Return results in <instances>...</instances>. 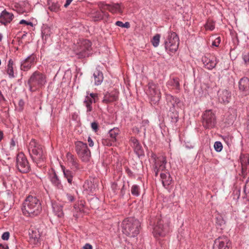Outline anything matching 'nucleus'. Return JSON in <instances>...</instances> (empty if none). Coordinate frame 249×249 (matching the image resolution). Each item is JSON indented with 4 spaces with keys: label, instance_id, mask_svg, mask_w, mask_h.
I'll use <instances>...</instances> for the list:
<instances>
[{
    "label": "nucleus",
    "instance_id": "1",
    "mask_svg": "<svg viewBox=\"0 0 249 249\" xmlns=\"http://www.w3.org/2000/svg\"><path fill=\"white\" fill-rule=\"evenodd\" d=\"M151 158L154 161V172L155 176H158L159 172H161L160 177L162 185L164 187H168L171 183L172 179L170 173L166 169V157L163 155L157 157L155 154L152 153Z\"/></svg>",
    "mask_w": 249,
    "mask_h": 249
},
{
    "label": "nucleus",
    "instance_id": "2",
    "mask_svg": "<svg viewBox=\"0 0 249 249\" xmlns=\"http://www.w3.org/2000/svg\"><path fill=\"white\" fill-rule=\"evenodd\" d=\"M22 210L24 214L27 216L37 215L42 210L41 203L36 197L30 196L23 203Z\"/></svg>",
    "mask_w": 249,
    "mask_h": 249
},
{
    "label": "nucleus",
    "instance_id": "3",
    "mask_svg": "<svg viewBox=\"0 0 249 249\" xmlns=\"http://www.w3.org/2000/svg\"><path fill=\"white\" fill-rule=\"evenodd\" d=\"M28 152L32 160L37 165L45 160V154L42 145L35 139H32L28 147Z\"/></svg>",
    "mask_w": 249,
    "mask_h": 249
},
{
    "label": "nucleus",
    "instance_id": "4",
    "mask_svg": "<svg viewBox=\"0 0 249 249\" xmlns=\"http://www.w3.org/2000/svg\"><path fill=\"white\" fill-rule=\"evenodd\" d=\"M141 223L133 217L125 219L122 222L123 232L125 235L134 237L139 233Z\"/></svg>",
    "mask_w": 249,
    "mask_h": 249
},
{
    "label": "nucleus",
    "instance_id": "5",
    "mask_svg": "<svg viewBox=\"0 0 249 249\" xmlns=\"http://www.w3.org/2000/svg\"><path fill=\"white\" fill-rule=\"evenodd\" d=\"M179 43V37L176 33L169 32L164 41L166 51L168 53H174L178 49Z\"/></svg>",
    "mask_w": 249,
    "mask_h": 249
},
{
    "label": "nucleus",
    "instance_id": "6",
    "mask_svg": "<svg viewBox=\"0 0 249 249\" xmlns=\"http://www.w3.org/2000/svg\"><path fill=\"white\" fill-rule=\"evenodd\" d=\"M91 43L89 40H83L78 43L75 53L78 58L88 57L91 53Z\"/></svg>",
    "mask_w": 249,
    "mask_h": 249
},
{
    "label": "nucleus",
    "instance_id": "7",
    "mask_svg": "<svg viewBox=\"0 0 249 249\" xmlns=\"http://www.w3.org/2000/svg\"><path fill=\"white\" fill-rule=\"evenodd\" d=\"M169 231L168 220L164 218L157 219V224L154 228L153 232L155 236H163Z\"/></svg>",
    "mask_w": 249,
    "mask_h": 249
},
{
    "label": "nucleus",
    "instance_id": "8",
    "mask_svg": "<svg viewBox=\"0 0 249 249\" xmlns=\"http://www.w3.org/2000/svg\"><path fill=\"white\" fill-rule=\"evenodd\" d=\"M76 152L83 161L88 162L90 158V152L87 144L81 141L75 143Z\"/></svg>",
    "mask_w": 249,
    "mask_h": 249
},
{
    "label": "nucleus",
    "instance_id": "9",
    "mask_svg": "<svg viewBox=\"0 0 249 249\" xmlns=\"http://www.w3.org/2000/svg\"><path fill=\"white\" fill-rule=\"evenodd\" d=\"M46 83V76L39 71H35L28 80L30 90L33 87H41Z\"/></svg>",
    "mask_w": 249,
    "mask_h": 249
},
{
    "label": "nucleus",
    "instance_id": "10",
    "mask_svg": "<svg viewBox=\"0 0 249 249\" xmlns=\"http://www.w3.org/2000/svg\"><path fill=\"white\" fill-rule=\"evenodd\" d=\"M16 167L18 170L22 173H26L30 171V165L23 152H19L17 156Z\"/></svg>",
    "mask_w": 249,
    "mask_h": 249
},
{
    "label": "nucleus",
    "instance_id": "11",
    "mask_svg": "<svg viewBox=\"0 0 249 249\" xmlns=\"http://www.w3.org/2000/svg\"><path fill=\"white\" fill-rule=\"evenodd\" d=\"M216 123V119L215 114L212 112V110H206L202 116V124L206 129H211L213 128Z\"/></svg>",
    "mask_w": 249,
    "mask_h": 249
},
{
    "label": "nucleus",
    "instance_id": "12",
    "mask_svg": "<svg viewBox=\"0 0 249 249\" xmlns=\"http://www.w3.org/2000/svg\"><path fill=\"white\" fill-rule=\"evenodd\" d=\"M231 243L229 238L221 236L216 238L213 245V249H230Z\"/></svg>",
    "mask_w": 249,
    "mask_h": 249
},
{
    "label": "nucleus",
    "instance_id": "13",
    "mask_svg": "<svg viewBox=\"0 0 249 249\" xmlns=\"http://www.w3.org/2000/svg\"><path fill=\"white\" fill-rule=\"evenodd\" d=\"M149 94L151 98V101L153 104H156L160 99V92L155 84H150L149 86Z\"/></svg>",
    "mask_w": 249,
    "mask_h": 249
},
{
    "label": "nucleus",
    "instance_id": "14",
    "mask_svg": "<svg viewBox=\"0 0 249 249\" xmlns=\"http://www.w3.org/2000/svg\"><path fill=\"white\" fill-rule=\"evenodd\" d=\"M100 8L109 10L112 13L123 12V8L121 4L113 3L112 4H106L103 2H101L98 4Z\"/></svg>",
    "mask_w": 249,
    "mask_h": 249
},
{
    "label": "nucleus",
    "instance_id": "15",
    "mask_svg": "<svg viewBox=\"0 0 249 249\" xmlns=\"http://www.w3.org/2000/svg\"><path fill=\"white\" fill-rule=\"evenodd\" d=\"M202 61L204 67L208 70L213 69L217 63V58L213 55H205L202 58Z\"/></svg>",
    "mask_w": 249,
    "mask_h": 249
},
{
    "label": "nucleus",
    "instance_id": "16",
    "mask_svg": "<svg viewBox=\"0 0 249 249\" xmlns=\"http://www.w3.org/2000/svg\"><path fill=\"white\" fill-rule=\"evenodd\" d=\"M36 57L35 54L32 53L21 61L20 63L21 70L23 71H27L30 69L35 61Z\"/></svg>",
    "mask_w": 249,
    "mask_h": 249
},
{
    "label": "nucleus",
    "instance_id": "17",
    "mask_svg": "<svg viewBox=\"0 0 249 249\" xmlns=\"http://www.w3.org/2000/svg\"><path fill=\"white\" fill-rule=\"evenodd\" d=\"M87 95L84 101V104L87 107V111L90 112L92 110V104L95 102V98L97 97L96 93H89L87 92Z\"/></svg>",
    "mask_w": 249,
    "mask_h": 249
},
{
    "label": "nucleus",
    "instance_id": "18",
    "mask_svg": "<svg viewBox=\"0 0 249 249\" xmlns=\"http://www.w3.org/2000/svg\"><path fill=\"white\" fill-rule=\"evenodd\" d=\"M14 18V15L12 13L4 10L0 15V24L6 25L10 23Z\"/></svg>",
    "mask_w": 249,
    "mask_h": 249
},
{
    "label": "nucleus",
    "instance_id": "19",
    "mask_svg": "<svg viewBox=\"0 0 249 249\" xmlns=\"http://www.w3.org/2000/svg\"><path fill=\"white\" fill-rule=\"evenodd\" d=\"M166 100L171 111L172 109H175L180 103V100L178 97H174L171 94H166Z\"/></svg>",
    "mask_w": 249,
    "mask_h": 249
},
{
    "label": "nucleus",
    "instance_id": "20",
    "mask_svg": "<svg viewBox=\"0 0 249 249\" xmlns=\"http://www.w3.org/2000/svg\"><path fill=\"white\" fill-rule=\"evenodd\" d=\"M119 92L114 90L110 92H107L104 94L103 102L105 103H109L116 101L118 98Z\"/></svg>",
    "mask_w": 249,
    "mask_h": 249
},
{
    "label": "nucleus",
    "instance_id": "21",
    "mask_svg": "<svg viewBox=\"0 0 249 249\" xmlns=\"http://www.w3.org/2000/svg\"><path fill=\"white\" fill-rule=\"evenodd\" d=\"M218 101L223 103H228L231 98V93L227 89H221L217 93Z\"/></svg>",
    "mask_w": 249,
    "mask_h": 249
},
{
    "label": "nucleus",
    "instance_id": "22",
    "mask_svg": "<svg viewBox=\"0 0 249 249\" xmlns=\"http://www.w3.org/2000/svg\"><path fill=\"white\" fill-rule=\"evenodd\" d=\"M240 162L243 172H249V155L241 154L240 156Z\"/></svg>",
    "mask_w": 249,
    "mask_h": 249
},
{
    "label": "nucleus",
    "instance_id": "23",
    "mask_svg": "<svg viewBox=\"0 0 249 249\" xmlns=\"http://www.w3.org/2000/svg\"><path fill=\"white\" fill-rule=\"evenodd\" d=\"M50 179L52 183L57 189H62L63 185L56 173L53 171L50 174Z\"/></svg>",
    "mask_w": 249,
    "mask_h": 249
},
{
    "label": "nucleus",
    "instance_id": "24",
    "mask_svg": "<svg viewBox=\"0 0 249 249\" xmlns=\"http://www.w3.org/2000/svg\"><path fill=\"white\" fill-rule=\"evenodd\" d=\"M93 76L95 85L97 86L101 85L104 79L102 72L98 69H96L93 72Z\"/></svg>",
    "mask_w": 249,
    "mask_h": 249
},
{
    "label": "nucleus",
    "instance_id": "25",
    "mask_svg": "<svg viewBox=\"0 0 249 249\" xmlns=\"http://www.w3.org/2000/svg\"><path fill=\"white\" fill-rule=\"evenodd\" d=\"M239 88L241 91L247 92L249 90V79L245 77L239 82Z\"/></svg>",
    "mask_w": 249,
    "mask_h": 249
},
{
    "label": "nucleus",
    "instance_id": "26",
    "mask_svg": "<svg viewBox=\"0 0 249 249\" xmlns=\"http://www.w3.org/2000/svg\"><path fill=\"white\" fill-rule=\"evenodd\" d=\"M52 206L55 215L59 217H61L63 215L62 207L60 203L56 202H52Z\"/></svg>",
    "mask_w": 249,
    "mask_h": 249
},
{
    "label": "nucleus",
    "instance_id": "27",
    "mask_svg": "<svg viewBox=\"0 0 249 249\" xmlns=\"http://www.w3.org/2000/svg\"><path fill=\"white\" fill-rule=\"evenodd\" d=\"M14 63L12 59L9 60L8 64L6 67V72L10 78L15 77L14 72Z\"/></svg>",
    "mask_w": 249,
    "mask_h": 249
},
{
    "label": "nucleus",
    "instance_id": "28",
    "mask_svg": "<svg viewBox=\"0 0 249 249\" xmlns=\"http://www.w3.org/2000/svg\"><path fill=\"white\" fill-rule=\"evenodd\" d=\"M29 236L30 239L33 240L34 243L36 244L39 241L40 237V234L37 230H31L29 231Z\"/></svg>",
    "mask_w": 249,
    "mask_h": 249
},
{
    "label": "nucleus",
    "instance_id": "29",
    "mask_svg": "<svg viewBox=\"0 0 249 249\" xmlns=\"http://www.w3.org/2000/svg\"><path fill=\"white\" fill-rule=\"evenodd\" d=\"M84 191L87 192L88 194L93 192L95 190V185L91 181L87 180L85 182L83 185Z\"/></svg>",
    "mask_w": 249,
    "mask_h": 249
},
{
    "label": "nucleus",
    "instance_id": "30",
    "mask_svg": "<svg viewBox=\"0 0 249 249\" xmlns=\"http://www.w3.org/2000/svg\"><path fill=\"white\" fill-rule=\"evenodd\" d=\"M66 158L67 161L71 164V166H73L76 169L79 168L77 160L73 155L71 153H67Z\"/></svg>",
    "mask_w": 249,
    "mask_h": 249
},
{
    "label": "nucleus",
    "instance_id": "31",
    "mask_svg": "<svg viewBox=\"0 0 249 249\" xmlns=\"http://www.w3.org/2000/svg\"><path fill=\"white\" fill-rule=\"evenodd\" d=\"M62 169L64 177L70 184H72L74 173L70 170H66L64 167H62Z\"/></svg>",
    "mask_w": 249,
    "mask_h": 249
},
{
    "label": "nucleus",
    "instance_id": "32",
    "mask_svg": "<svg viewBox=\"0 0 249 249\" xmlns=\"http://www.w3.org/2000/svg\"><path fill=\"white\" fill-rule=\"evenodd\" d=\"M120 133V130L117 127H114L110 129L108 132V135L111 139L112 142H114L116 140V137Z\"/></svg>",
    "mask_w": 249,
    "mask_h": 249
},
{
    "label": "nucleus",
    "instance_id": "33",
    "mask_svg": "<svg viewBox=\"0 0 249 249\" xmlns=\"http://www.w3.org/2000/svg\"><path fill=\"white\" fill-rule=\"evenodd\" d=\"M168 86H170L173 88L176 89L178 90L179 89V79L178 77L173 78L168 81L167 83Z\"/></svg>",
    "mask_w": 249,
    "mask_h": 249
},
{
    "label": "nucleus",
    "instance_id": "34",
    "mask_svg": "<svg viewBox=\"0 0 249 249\" xmlns=\"http://www.w3.org/2000/svg\"><path fill=\"white\" fill-rule=\"evenodd\" d=\"M169 116L171 119V122L173 124H176L178 120V114L175 109H172L169 114Z\"/></svg>",
    "mask_w": 249,
    "mask_h": 249
},
{
    "label": "nucleus",
    "instance_id": "35",
    "mask_svg": "<svg viewBox=\"0 0 249 249\" xmlns=\"http://www.w3.org/2000/svg\"><path fill=\"white\" fill-rule=\"evenodd\" d=\"M141 188L140 187L137 185L134 184L131 188V194L135 196H138L140 195Z\"/></svg>",
    "mask_w": 249,
    "mask_h": 249
},
{
    "label": "nucleus",
    "instance_id": "36",
    "mask_svg": "<svg viewBox=\"0 0 249 249\" xmlns=\"http://www.w3.org/2000/svg\"><path fill=\"white\" fill-rule=\"evenodd\" d=\"M244 192L245 194L244 197L249 201V177L246 182V184L244 188Z\"/></svg>",
    "mask_w": 249,
    "mask_h": 249
},
{
    "label": "nucleus",
    "instance_id": "37",
    "mask_svg": "<svg viewBox=\"0 0 249 249\" xmlns=\"http://www.w3.org/2000/svg\"><path fill=\"white\" fill-rule=\"evenodd\" d=\"M133 148H134L135 152L138 156L143 155V151L140 142L134 146Z\"/></svg>",
    "mask_w": 249,
    "mask_h": 249
},
{
    "label": "nucleus",
    "instance_id": "38",
    "mask_svg": "<svg viewBox=\"0 0 249 249\" xmlns=\"http://www.w3.org/2000/svg\"><path fill=\"white\" fill-rule=\"evenodd\" d=\"M49 9L52 12H57L59 9V5L57 2L49 3Z\"/></svg>",
    "mask_w": 249,
    "mask_h": 249
},
{
    "label": "nucleus",
    "instance_id": "39",
    "mask_svg": "<svg viewBox=\"0 0 249 249\" xmlns=\"http://www.w3.org/2000/svg\"><path fill=\"white\" fill-rule=\"evenodd\" d=\"M160 37V34H156L153 36L152 40V43L154 47H157L159 46Z\"/></svg>",
    "mask_w": 249,
    "mask_h": 249
},
{
    "label": "nucleus",
    "instance_id": "40",
    "mask_svg": "<svg viewBox=\"0 0 249 249\" xmlns=\"http://www.w3.org/2000/svg\"><path fill=\"white\" fill-rule=\"evenodd\" d=\"M205 27L206 30L213 31L215 28L214 23L212 20H208L205 25Z\"/></svg>",
    "mask_w": 249,
    "mask_h": 249
},
{
    "label": "nucleus",
    "instance_id": "41",
    "mask_svg": "<svg viewBox=\"0 0 249 249\" xmlns=\"http://www.w3.org/2000/svg\"><path fill=\"white\" fill-rule=\"evenodd\" d=\"M214 150L217 152L221 151L223 149V145L222 143L219 141L215 142L214 143Z\"/></svg>",
    "mask_w": 249,
    "mask_h": 249
},
{
    "label": "nucleus",
    "instance_id": "42",
    "mask_svg": "<svg viewBox=\"0 0 249 249\" xmlns=\"http://www.w3.org/2000/svg\"><path fill=\"white\" fill-rule=\"evenodd\" d=\"M130 142L131 145L132 147H133L134 146H135L136 144H137L139 142L138 140L137 139H136L135 137H131L130 138Z\"/></svg>",
    "mask_w": 249,
    "mask_h": 249
},
{
    "label": "nucleus",
    "instance_id": "43",
    "mask_svg": "<svg viewBox=\"0 0 249 249\" xmlns=\"http://www.w3.org/2000/svg\"><path fill=\"white\" fill-rule=\"evenodd\" d=\"M216 225L217 226H219V227L222 229V226H223L224 224H225V222L223 220H222V219L220 218V219H217V221L216 222Z\"/></svg>",
    "mask_w": 249,
    "mask_h": 249
},
{
    "label": "nucleus",
    "instance_id": "44",
    "mask_svg": "<svg viewBox=\"0 0 249 249\" xmlns=\"http://www.w3.org/2000/svg\"><path fill=\"white\" fill-rule=\"evenodd\" d=\"M101 12L98 11V12H97V13H96L97 20L102 19L103 17V15L105 14L103 11L104 9H103L102 8H101Z\"/></svg>",
    "mask_w": 249,
    "mask_h": 249
},
{
    "label": "nucleus",
    "instance_id": "45",
    "mask_svg": "<svg viewBox=\"0 0 249 249\" xmlns=\"http://www.w3.org/2000/svg\"><path fill=\"white\" fill-rule=\"evenodd\" d=\"M243 59L245 63L249 62V53H243Z\"/></svg>",
    "mask_w": 249,
    "mask_h": 249
},
{
    "label": "nucleus",
    "instance_id": "46",
    "mask_svg": "<svg viewBox=\"0 0 249 249\" xmlns=\"http://www.w3.org/2000/svg\"><path fill=\"white\" fill-rule=\"evenodd\" d=\"M17 142L15 140V138H13L11 139L10 142V149H13L15 146L16 145Z\"/></svg>",
    "mask_w": 249,
    "mask_h": 249
},
{
    "label": "nucleus",
    "instance_id": "47",
    "mask_svg": "<svg viewBox=\"0 0 249 249\" xmlns=\"http://www.w3.org/2000/svg\"><path fill=\"white\" fill-rule=\"evenodd\" d=\"M91 127L94 132H96L98 129V124L95 122L91 124Z\"/></svg>",
    "mask_w": 249,
    "mask_h": 249
},
{
    "label": "nucleus",
    "instance_id": "48",
    "mask_svg": "<svg viewBox=\"0 0 249 249\" xmlns=\"http://www.w3.org/2000/svg\"><path fill=\"white\" fill-rule=\"evenodd\" d=\"M220 43V37H217L214 41H213L212 43V45L215 47H218Z\"/></svg>",
    "mask_w": 249,
    "mask_h": 249
},
{
    "label": "nucleus",
    "instance_id": "49",
    "mask_svg": "<svg viewBox=\"0 0 249 249\" xmlns=\"http://www.w3.org/2000/svg\"><path fill=\"white\" fill-rule=\"evenodd\" d=\"M20 24H25V25H30L31 26H33V24L32 22H30V21H27L24 19H22L20 21H19V23Z\"/></svg>",
    "mask_w": 249,
    "mask_h": 249
},
{
    "label": "nucleus",
    "instance_id": "50",
    "mask_svg": "<svg viewBox=\"0 0 249 249\" xmlns=\"http://www.w3.org/2000/svg\"><path fill=\"white\" fill-rule=\"evenodd\" d=\"M9 235H10V234H9V232H4L2 236H1V238L3 240H8L9 238Z\"/></svg>",
    "mask_w": 249,
    "mask_h": 249
},
{
    "label": "nucleus",
    "instance_id": "51",
    "mask_svg": "<svg viewBox=\"0 0 249 249\" xmlns=\"http://www.w3.org/2000/svg\"><path fill=\"white\" fill-rule=\"evenodd\" d=\"M88 142H89V145L90 147H92L94 145V142L92 139L90 137H89L88 139Z\"/></svg>",
    "mask_w": 249,
    "mask_h": 249
},
{
    "label": "nucleus",
    "instance_id": "52",
    "mask_svg": "<svg viewBox=\"0 0 249 249\" xmlns=\"http://www.w3.org/2000/svg\"><path fill=\"white\" fill-rule=\"evenodd\" d=\"M5 101V99L0 90V104Z\"/></svg>",
    "mask_w": 249,
    "mask_h": 249
},
{
    "label": "nucleus",
    "instance_id": "53",
    "mask_svg": "<svg viewBox=\"0 0 249 249\" xmlns=\"http://www.w3.org/2000/svg\"><path fill=\"white\" fill-rule=\"evenodd\" d=\"M132 131H133V132L135 134H139V132H140L139 128L137 127H133Z\"/></svg>",
    "mask_w": 249,
    "mask_h": 249
},
{
    "label": "nucleus",
    "instance_id": "54",
    "mask_svg": "<svg viewBox=\"0 0 249 249\" xmlns=\"http://www.w3.org/2000/svg\"><path fill=\"white\" fill-rule=\"evenodd\" d=\"M116 26L123 28L124 23L121 21H117L115 23Z\"/></svg>",
    "mask_w": 249,
    "mask_h": 249
},
{
    "label": "nucleus",
    "instance_id": "55",
    "mask_svg": "<svg viewBox=\"0 0 249 249\" xmlns=\"http://www.w3.org/2000/svg\"><path fill=\"white\" fill-rule=\"evenodd\" d=\"M83 249H92V247L91 245L87 243V244H85V245L84 246Z\"/></svg>",
    "mask_w": 249,
    "mask_h": 249
},
{
    "label": "nucleus",
    "instance_id": "56",
    "mask_svg": "<svg viewBox=\"0 0 249 249\" xmlns=\"http://www.w3.org/2000/svg\"><path fill=\"white\" fill-rule=\"evenodd\" d=\"M0 249H9V248L6 244H0Z\"/></svg>",
    "mask_w": 249,
    "mask_h": 249
},
{
    "label": "nucleus",
    "instance_id": "57",
    "mask_svg": "<svg viewBox=\"0 0 249 249\" xmlns=\"http://www.w3.org/2000/svg\"><path fill=\"white\" fill-rule=\"evenodd\" d=\"M72 0H67L65 4H64V7H67V6H68Z\"/></svg>",
    "mask_w": 249,
    "mask_h": 249
},
{
    "label": "nucleus",
    "instance_id": "58",
    "mask_svg": "<svg viewBox=\"0 0 249 249\" xmlns=\"http://www.w3.org/2000/svg\"><path fill=\"white\" fill-rule=\"evenodd\" d=\"M130 27V24L128 22H126L124 23L123 28H128Z\"/></svg>",
    "mask_w": 249,
    "mask_h": 249
},
{
    "label": "nucleus",
    "instance_id": "59",
    "mask_svg": "<svg viewBox=\"0 0 249 249\" xmlns=\"http://www.w3.org/2000/svg\"><path fill=\"white\" fill-rule=\"evenodd\" d=\"M67 197H68V200L71 201V202H72L73 200H74V197L73 196H72L71 195H67Z\"/></svg>",
    "mask_w": 249,
    "mask_h": 249
},
{
    "label": "nucleus",
    "instance_id": "60",
    "mask_svg": "<svg viewBox=\"0 0 249 249\" xmlns=\"http://www.w3.org/2000/svg\"><path fill=\"white\" fill-rule=\"evenodd\" d=\"M126 171L127 172V173L128 174L129 176H131L133 175V173L130 169H127L126 170Z\"/></svg>",
    "mask_w": 249,
    "mask_h": 249
},
{
    "label": "nucleus",
    "instance_id": "61",
    "mask_svg": "<svg viewBox=\"0 0 249 249\" xmlns=\"http://www.w3.org/2000/svg\"><path fill=\"white\" fill-rule=\"evenodd\" d=\"M46 30H43L42 32V37L43 38L44 36H45V37H46V36H48V34H46V31H45Z\"/></svg>",
    "mask_w": 249,
    "mask_h": 249
},
{
    "label": "nucleus",
    "instance_id": "62",
    "mask_svg": "<svg viewBox=\"0 0 249 249\" xmlns=\"http://www.w3.org/2000/svg\"><path fill=\"white\" fill-rule=\"evenodd\" d=\"M24 101L22 100H20L19 102V105L20 106V107H22L24 105Z\"/></svg>",
    "mask_w": 249,
    "mask_h": 249
},
{
    "label": "nucleus",
    "instance_id": "63",
    "mask_svg": "<svg viewBox=\"0 0 249 249\" xmlns=\"http://www.w3.org/2000/svg\"><path fill=\"white\" fill-rule=\"evenodd\" d=\"M3 138V133L1 131H0V142L1 141Z\"/></svg>",
    "mask_w": 249,
    "mask_h": 249
},
{
    "label": "nucleus",
    "instance_id": "64",
    "mask_svg": "<svg viewBox=\"0 0 249 249\" xmlns=\"http://www.w3.org/2000/svg\"><path fill=\"white\" fill-rule=\"evenodd\" d=\"M116 187H117V184H116V183H114H114H113L112 184V188H113V189H114V188H116Z\"/></svg>",
    "mask_w": 249,
    "mask_h": 249
}]
</instances>
